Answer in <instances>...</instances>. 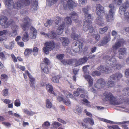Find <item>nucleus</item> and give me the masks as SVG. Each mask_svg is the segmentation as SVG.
<instances>
[{"label": "nucleus", "instance_id": "20", "mask_svg": "<svg viewBox=\"0 0 129 129\" xmlns=\"http://www.w3.org/2000/svg\"><path fill=\"white\" fill-rule=\"evenodd\" d=\"M59 25L57 29L56 30V32L57 35H60L61 34L63 31L64 28V23L62 22L61 24H59L58 25Z\"/></svg>", "mask_w": 129, "mask_h": 129}, {"label": "nucleus", "instance_id": "19", "mask_svg": "<svg viewBox=\"0 0 129 129\" xmlns=\"http://www.w3.org/2000/svg\"><path fill=\"white\" fill-rule=\"evenodd\" d=\"M84 23L83 26V29L84 31H86L89 29V24L91 23L92 22L90 20L88 19H84Z\"/></svg>", "mask_w": 129, "mask_h": 129}, {"label": "nucleus", "instance_id": "32", "mask_svg": "<svg viewBox=\"0 0 129 129\" xmlns=\"http://www.w3.org/2000/svg\"><path fill=\"white\" fill-rule=\"evenodd\" d=\"M67 4L69 7L71 8L75 7L77 6L76 4L72 0H70L68 2Z\"/></svg>", "mask_w": 129, "mask_h": 129}, {"label": "nucleus", "instance_id": "14", "mask_svg": "<svg viewBox=\"0 0 129 129\" xmlns=\"http://www.w3.org/2000/svg\"><path fill=\"white\" fill-rule=\"evenodd\" d=\"M96 13L98 15H102L104 13V8L100 4H97L96 5Z\"/></svg>", "mask_w": 129, "mask_h": 129}, {"label": "nucleus", "instance_id": "41", "mask_svg": "<svg viewBox=\"0 0 129 129\" xmlns=\"http://www.w3.org/2000/svg\"><path fill=\"white\" fill-rule=\"evenodd\" d=\"M46 106L49 108H51L52 107V105L51 103L50 102L49 99H47L46 102Z\"/></svg>", "mask_w": 129, "mask_h": 129}, {"label": "nucleus", "instance_id": "51", "mask_svg": "<svg viewBox=\"0 0 129 129\" xmlns=\"http://www.w3.org/2000/svg\"><path fill=\"white\" fill-rule=\"evenodd\" d=\"M8 33V30H4L3 31H0V36L3 35H6Z\"/></svg>", "mask_w": 129, "mask_h": 129}, {"label": "nucleus", "instance_id": "10", "mask_svg": "<svg viewBox=\"0 0 129 129\" xmlns=\"http://www.w3.org/2000/svg\"><path fill=\"white\" fill-rule=\"evenodd\" d=\"M106 82L104 79L101 78L97 81L94 84V86L96 88L100 89L104 87L105 85Z\"/></svg>", "mask_w": 129, "mask_h": 129}, {"label": "nucleus", "instance_id": "26", "mask_svg": "<svg viewBox=\"0 0 129 129\" xmlns=\"http://www.w3.org/2000/svg\"><path fill=\"white\" fill-rule=\"evenodd\" d=\"M47 38L51 39H55L56 38V35L55 33L53 31H49L48 34Z\"/></svg>", "mask_w": 129, "mask_h": 129}, {"label": "nucleus", "instance_id": "38", "mask_svg": "<svg viewBox=\"0 0 129 129\" xmlns=\"http://www.w3.org/2000/svg\"><path fill=\"white\" fill-rule=\"evenodd\" d=\"M50 125V123L48 121H46L43 124L42 126L44 129H46L48 128Z\"/></svg>", "mask_w": 129, "mask_h": 129}, {"label": "nucleus", "instance_id": "60", "mask_svg": "<svg viewBox=\"0 0 129 129\" xmlns=\"http://www.w3.org/2000/svg\"><path fill=\"white\" fill-rule=\"evenodd\" d=\"M77 90L78 92V93L80 94V93H85V90L80 88H78L77 89Z\"/></svg>", "mask_w": 129, "mask_h": 129}, {"label": "nucleus", "instance_id": "61", "mask_svg": "<svg viewBox=\"0 0 129 129\" xmlns=\"http://www.w3.org/2000/svg\"><path fill=\"white\" fill-rule=\"evenodd\" d=\"M56 57L59 60H61L63 59L64 57V55L63 54H58L57 55Z\"/></svg>", "mask_w": 129, "mask_h": 129}, {"label": "nucleus", "instance_id": "29", "mask_svg": "<svg viewBox=\"0 0 129 129\" xmlns=\"http://www.w3.org/2000/svg\"><path fill=\"white\" fill-rule=\"evenodd\" d=\"M61 77L60 75H59L53 77L51 79L52 81L55 83L59 82V79Z\"/></svg>", "mask_w": 129, "mask_h": 129}, {"label": "nucleus", "instance_id": "49", "mask_svg": "<svg viewBox=\"0 0 129 129\" xmlns=\"http://www.w3.org/2000/svg\"><path fill=\"white\" fill-rule=\"evenodd\" d=\"M81 124L80 125L82 126L85 129L87 128L88 129H93L92 127H89L87 125L85 124L83 122H81Z\"/></svg>", "mask_w": 129, "mask_h": 129}, {"label": "nucleus", "instance_id": "17", "mask_svg": "<svg viewBox=\"0 0 129 129\" xmlns=\"http://www.w3.org/2000/svg\"><path fill=\"white\" fill-rule=\"evenodd\" d=\"M125 41L123 39H121L119 41L116 42L115 45L112 46V49L114 50H116L117 49L120 47L121 45L124 43Z\"/></svg>", "mask_w": 129, "mask_h": 129}, {"label": "nucleus", "instance_id": "36", "mask_svg": "<svg viewBox=\"0 0 129 129\" xmlns=\"http://www.w3.org/2000/svg\"><path fill=\"white\" fill-rule=\"evenodd\" d=\"M21 4H22L23 6L24 5L26 6L28 5L30 3L29 0H20Z\"/></svg>", "mask_w": 129, "mask_h": 129}, {"label": "nucleus", "instance_id": "52", "mask_svg": "<svg viewBox=\"0 0 129 129\" xmlns=\"http://www.w3.org/2000/svg\"><path fill=\"white\" fill-rule=\"evenodd\" d=\"M92 36L94 38H95V39L96 41L95 43L98 42V40L100 39V36L98 35L94 34L92 35Z\"/></svg>", "mask_w": 129, "mask_h": 129}, {"label": "nucleus", "instance_id": "53", "mask_svg": "<svg viewBox=\"0 0 129 129\" xmlns=\"http://www.w3.org/2000/svg\"><path fill=\"white\" fill-rule=\"evenodd\" d=\"M110 63H109L110 64H113V63H115L116 62V60L114 58H111L109 60Z\"/></svg>", "mask_w": 129, "mask_h": 129}, {"label": "nucleus", "instance_id": "34", "mask_svg": "<svg viewBox=\"0 0 129 129\" xmlns=\"http://www.w3.org/2000/svg\"><path fill=\"white\" fill-rule=\"evenodd\" d=\"M122 93L124 95H125L127 94L129 95V87L123 89L122 91Z\"/></svg>", "mask_w": 129, "mask_h": 129}, {"label": "nucleus", "instance_id": "46", "mask_svg": "<svg viewBox=\"0 0 129 129\" xmlns=\"http://www.w3.org/2000/svg\"><path fill=\"white\" fill-rule=\"evenodd\" d=\"M14 105L16 107L20 106L21 105L19 99H16L15 101Z\"/></svg>", "mask_w": 129, "mask_h": 129}, {"label": "nucleus", "instance_id": "11", "mask_svg": "<svg viewBox=\"0 0 129 129\" xmlns=\"http://www.w3.org/2000/svg\"><path fill=\"white\" fill-rule=\"evenodd\" d=\"M11 23V22L8 21L7 18L6 17H2L0 19V24L2 26H4L5 28H7Z\"/></svg>", "mask_w": 129, "mask_h": 129}, {"label": "nucleus", "instance_id": "48", "mask_svg": "<svg viewBox=\"0 0 129 129\" xmlns=\"http://www.w3.org/2000/svg\"><path fill=\"white\" fill-rule=\"evenodd\" d=\"M9 45L10 46V50H11L14 47L15 42L14 41H13L10 42H9Z\"/></svg>", "mask_w": 129, "mask_h": 129}, {"label": "nucleus", "instance_id": "45", "mask_svg": "<svg viewBox=\"0 0 129 129\" xmlns=\"http://www.w3.org/2000/svg\"><path fill=\"white\" fill-rule=\"evenodd\" d=\"M2 93L4 96H6L8 94V89H5L3 90Z\"/></svg>", "mask_w": 129, "mask_h": 129}, {"label": "nucleus", "instance_id": "42", "mask_svg": "<svg viewBox=\"0 0 129 129\" xmlns=\"http://www.w3.org/2000/svg\"><path fill=\"white\" fill-rule=\"evenodd\" d=\"M108 29L107 27H106L100 28L99 30V32L100 34H104L107 31Z\"/></svg>", "mask_w": 129, "mask_h": 129}, {"label": "nucleus", "instance_id": "50", "mask_svg": "<svg viewBox=\"0 0 129 129\" xmlns=\"http://www.w3.org/2000/svg\"><path fill=\"white\" fill-rule=\"evenodd\" d=\"M89 67V65H87L83 67V71L85 74L87 73L88 72L87 68Z\"/></svg>", "mask_w": 129, "mask_h": 129}, {"label": "nucleus", "instance_id": "1", "mask_svg": "<svg viewBox=\"0 0 129 129\" xmlns=\"http://www.w3.org/2000/svg\"><path fill=\"white\" fill-rule=\"evenodd\" d=\"M102 98L104 101L109 102L111 105H117L124 103L129 104V99H125L123 96H119L117 100L116 98L110 92H104L102 95Z\"/></svg>", "mask_w": 129, "mask_h": 129}, {"label": "nucleus", "instance_id": "37", "mask_svg": "<svg viewBox=\"0 0 129 129\" xmlns=\"http://www.w3.org/2000/svg\"><path fill=\"white\" fill-rule=\"evenodd\" d=\"M19 28V27L17 25L15 24H13L11 27L12 30L17 31Z\"/></svg>", "mask_w": 129, "mask_h": 129}, {"label": "nucleus", "instance_id": "25", "mask_svg": "<svg viewBox=\"0 0 129 129\" xmlns=\"http://www.w3.org/2000/svg\"><path fill=\"white\" fill-rule=\"evenodd\" d=\"M41 68L42 70L45 73L48 74L49 72V65H41Z\"/></svg>", "mask_w": 129, "mask_h": 129}, {"label": "nucleus", "instance_id": "62", "mask_svg": "<svg viewBox=\"0 0 129 129\" xmlns=\"http://www.w3.org/2000/svg\"><path fill=\"white\" fill-rule=\"evenodd\" d=\"M79 3L82 5L86 4L87 2V0H79Z\"/></svg>", "mask_w": 129, "mask_h": 129}, {"label": "nucleus", "instance_id": "23", "mask_svg": "<svg viewBox=\"0 0 129 129\" xmlns=\"http://www.w3.org/2000/svg\"><path fill=\"white\" fill-rule=\"evenodd\" d=\"M60 40L62 45L64 46H68L70 43L69 39L67 38H61Z\"/></svg>", "mask_w": 129, "mask_h": 129}, {"label": "nucleus", "instance_id": "31", "mask_svg": "<svg viewBox=\"0 0 129 129\" xmlns=\"http://www.w3.org/2000/svg\"><path fill=\"white\" fill-rule=\"evenodd\" d=\"M111 38L110 36L108 35L105 36L103 38L102 41V43L103 44H105L108 43L110 40Z\"/></svg>", "mask_w": 129, "mask_h": 129}, {"label": "nucleus", "instance_id": "27", "mask_svg": "<svg viewBox=\"0 0 129 129\" xmlns=\"http://www.w3.org/2000/svg\"><path fill=\"white\" fill-rule=\"evenodd\" d=\"M70 15L72 19L75 20L77 22H78V20H77L78 18L77 14L75 12H72L70 13Z\"/></svg>", "mask_w": 129, "mask_h": 129}, {"label": "nucleus", "instance_id": "55", "mask_svg": "<svg viewBox=\"0 0 129 129\" xmlns=\"http://www.w3.org/2000/svg\"><path fill=\"white\" fill-rule=\"evenodd\" d=\"M76 110L78 113L80 114L82 112V109L81 107L79 106H77L76 108Z\"/></svg>", "mask_w": 129, "mask_h": 129}, {"label": "nucleus", "instance_id": "2", "mask_svg": "<svg viewBox=\"0 0 129 129\" xmlns=\"http://www.w3.org/2000/svg\"><path fill=\"white\" fill-rule=\"evenodd\" d=\"M23 23L21 24V28L23 31H26L23 35L22 40L24 42L27 41L29 39L28 34L26 31L31 26V23L30 22V20L28 17L24 18L22 20Z\"/></svg>", "mask_w": 129, "mask_h": 129}, {"label": "nucleus", "instance_id": "56", "mask_svg": "<svg viewBox=\"0 0 129 129\" xmlns=\"http://www.w3.org/2000/svg\"><path fill=\"white\" fill-rule=\"evenodd\" d=\"M83 101L86 104H86V105L87 106L89 107H91V105L90 104H89L90 103V102L88 101L87 100V99H84Z\"/></svg>", "mask_w": 129, "mask_h": 129}, {"label": "nucleus", "instance_id": "15", "mask_svg": "<svg viewBox=\"0 0 129 129\" xmlns=\"http://www.w3.org/2000/svg\"><path fill=\"white\" fill-rule=\"evenodd\" d=\"M25 73L26 74H27L29 77L30 81L29 83L30 86L32 87L34 89V84L35 82V78L32 77L28 71H25Z\"/></svg>", "mask_w": 129, "mask_h": 129}, {"label": "nucleus", "instance_id": "5", "mask_svg": "<svg viewBox=\"0 0 129 129\" xmlns=\"http://www.w3.org/2000/svg\"><path fill=\"white\" fill-rule=\"evenodd\" d=\"M122 77V75L120 73H116L110 76L109 78V80L107 83V86L108 88L112 87L114 86L115 83L114 81L112 80L118 81Z\"/></svg>", "mask_w": 129, "mask_h": 129}, {"label": "nucleus", "instance_id": "57", "mask_svg": "<svg viewBox=\"0 0 129 129\" xmlns=\"http://www.w3.org/2000/svg\"><path fill=\"white\" fill-rule=\"evenodd\" d=\"M63 102L67 106H68L70 104L71 102L69 100L67 99L64 100L63 101Z\"/></svg>", "mask_w": 129, "mask_h": 129}, {"label": "nucleus", "instance_id": "12", "mask_svg": "<svg viewBox=\"0 0 129 129\" xmlns=\"http://www.w3.org/2000/svg\"><path fill=\"white\" fill-rule=\"evenodd\" d=\"M56 20H55V19H54L53 20H48L47 22L44 24L45 26L46 27H49L53 23L54 21L55 22L56 24L58 25L61 22V19L59 17L57 16L56 17Z\"/></svg>", "mask_w": 129, "mask_h": 129}, {"label": "nucleus", "instance_id": "47", "mask_svg": "<svg viewBox=\"0 0 129 129\" xmlns=\"http://www.w3.org/2000/svg\"><path fill=\"white\" fill-rule=\"evenodd\" d=\"M23 112L28 115H32V112L31 111H29L27 109H24Z\"/></svg>", "mask_w": 129, "mask_h": 129}, {"label": "nucleus", "instance_id": "3", "mask_svg": "<svg viewBox=\"0 0 129 129\" xmlns=\"http://www.w3.org/2000/svg\"><path fill=\"white\" fill-rule=\"evenodd\" d=\"M121 67V65H100L98 68V70L102 73H109L112 70L120 69Z\"/></svg>", "mask_w": 129, "mask_h": 129}, {"label": "nucleus", "instance_id": "43", "mask_svg": "<svg viewBox=\"0 0 129 129\" xmlns=\"http://www.w3.org/2000/svg\"><path fill=\"white\" fill-rule=\"evenodd\" d=\"M119 52L120 54L123 55L126 53V51L125 48H121L119 49Z\"/></svg>", "mask_w": 129, "mask_h": 129}, {"label": "nucleus", "instance_id": "39", "mask_svg": "<svg viewBox=\"0 0 129 129\" xmlns=\"http://www.w3.org/2000/svg\"><path fill=\"white\" fill-rule=\"evenodd\" d=\"M32 51L33 50L31 49H26L25 50L24 53L25 55L26 56L30 54Z\"/></svg>", "mask_w": 129, "mask_h": 129}, {"label": "nucleus", "instance_id": "4", "mask_svg": "<svg viewBox=\"0 0 129 129\" xmlns=\"http://www.w3.org/2000/svg\"><path fill=\"white\" fill-rule=\"evenodd\" d=\"M83 45V41L81 40L77 41L76 42H74L72 44L73 49H71L70 48H68L66 49V51L67 53L71 54L73 55L72 52L77 53L79 51Z\"/></svg>", "mask_w": 129, "mask_h": 129}, {"label": "nucleus", "instance_id": "7", "mask_svg": "<svg viewBox=\"0 0 129 129\" xmlns=\"http://www.w3.org/2000/svg\"><path fill=\"white\" fill-rule=\"evenodd\" d=\"M5 2L6 5L8 6V7L12 6L14 8L19 9L23 6L20 1L14 5L13 0H5Z\"/></svg>", "mask_w": 129, "mask_h": 129}, {"label": "nucleus", "instance_id": "30", "mask_svg": "<svg viewBox=\"0 0 129 129\" xmlns=\"http://www.w3.org/2000/svg\"><path fill=\"white\" fill-rule=\"evenodd\" d=\"M73 32L71 35V37L74 40H77L78 39L79 36H78L76 34H75L76 31V29L75 27L72 28Z\"/></svg>", "mask_w": 129, "mask_h": 129}, {"label": "nucleus", "instance_id": "16", "mask_svg": "<svg viewBox=\"0 0 129 129\" xmlns=\"http://www.w3.org/2000/svg\"><path fill=\"white\" fill-rule=\"evenodd\" d=\"M62 63L64 64H70L74 63L75 64L77 63L76 59H62L61 60Z\"/></svg>", "mask_w": 129, "mask_h": 129}, {"label": "nucleus", "instance_id": "18", "mask_svg": "<svg viewBox=\"0 0 129 129\" xmlns=\"http://www.w3.org/2000/svg\"><path fill=\"white\" fill-rule=\"evenodd\" d=\"M129 6V4L127 3V0L125 3L123 4V6L120 7L119 10L120 13L121 14H125V11H126V9Z\"/></svg>", "mask_w": 129, "mask_h": 129}, {"label": "nucleus", "instance_id": "13", "mask_svg": "<svg viewBox=\"0 0 129 129\" xmlns=\"http://www.w3.org/2000/svg\"><path fill=\"white\" fill-rule=\"evenodd\" d=\"M90 7L89 6L83 8L82 9V10L84 13L85 17V19H90L91 17V15L88 13V11L90 9Z\"/></svg>", "mask_w": 129, "mask_h": 129}, {"label": "nucleus", "instance_id": "9", "mask_svg": "<svg viewBox=\"0 0 129 129\" xmlns=\"http://www.w3.org/2000/svg\"><path fill=\"white\" fill-rule=\"evenodd\" d=\"M84 78L88 81L89 84L88 88L91 91L95 92L96 90L92 87L93 83V80L91 78V76L89 75H85L84 76Z\"/></svg>", "mask_w": 129, "mask_h": 129}, {"label": "nucleus", "instance_id": "8", "mask_svg": "<svg viewBox=\"0 0 129 129\" xmlns=\"http://www.w3.org/2000/svg\"><path fill=\"white\" fill-rule=\"evenodd\" d=\"M45 46L43 47V50L45 54H47L49 53V51L54 48V42L52 41L46 42Z\"/></svg>", "mask_w": 129, "mask_h": 129}, {"label": "nucleus", "instance_id": "21", "mask_svg": "<svg viewBox=\"0 0 129 129\" xmlns=\"http://www.w3.org/2000/svg\"><path fill=\"white\" fill-rule=\"evenodd\" d=\"M102 15H98L95 21V23L100 25L103 26L104 24V19H103Z\"/></svg>", "mask_w": 129, "mask_h": 129}, {"label": "nucleus", "instance_id": "33", "mask_svg": "<svg viewBox=\"0 0 129 129\" xmlns=\"http://www.w3.org/2000/svg\"><path fill=\"white\" fill-rule=\"evenodd\" d=\"M87 58L86 57H84L80 59L78 61V62L79 63H78V64L84 63L87 61Z\"/></svg>", "mask_w": 129, "mask_h": 129}, {"label": "nucleus", "instance_id": "64", "mask_svg": "<svg viewBox=\"0 0 129 129\" xmlns=\"http://www.w3.org/2000/svg\"><path fill=\"white\" fill-rule=\"evenodd\" d=\"M125 76L128 78H129V69L126 70L125 72Z\"/></svg>", "mask_w": 129, "mask_h": 129}, {"label": "nucleus", "instance_id": "44", "mask_svg": "<svg viewBox=\"0 0 129 129\" xmlns=\"http://www.w3.org/2000/svg\"><path fill=\"white\" fill-rule=\"evenodd\" d=\"M101 74V73L100 71H93L92 73V75L93 76H99Z\"/></svg>", "mask_w": 129, "mask_h": 129}, {"label": "nucleus", "instance_id": "59", "mask_svg": "<svg viewBox=\"0 0 129 129\" xmlns=\"http://www.w3.org/2000/svg\"><path fill=\"white\" fill-rule=\"evenodd\" d=\"M91 24V23H90V24H89V27L88 29L89 32L91 33H93L94 31L93 28L92 27V26Z\"/></svg>", "mask_w": 129, "mask_h": 129}, {"label": "nucleus", "instance_id": "6", "mask_svg": "<svg viewBox=\"0 0 129 129\" xmlns=\"http://www.w3.org/2000/svg\"><path fill=\"white\" fill-rule=\"evenodd\" d=\"M109 7L110 9L109 11V14H107L105 15V18L107 21L112 22L114 19L115 10V7L113 4L109 5Z\"/></svg>", "mask_w": 129, "mask_h": 129}, {"label": "nucleus", "instance_id": "54", "mask_svg": "<svg viewBox=\"0 0 129 129\" xmlns=\"http://www.w3.org/2000/svg\"><path fill=\"white\" fill-rule=\"evenodd\" d=\"M38 49L36 47L34 48L33 49V53L35 56H36L38 53Z\"/></svg>", "mask_w": 129, "mask_h": 129}, {"label": "nucleus", "instance_id": "40", "mask_svg": "<svg viewBox=\"0 0 129 129\" xmlns=\"http://www.w3.org/2000/svg\"><path fill=\"white\" fill-rule=\"evenodd\" d=\"M17 31L12 30V32L9 34V36L11 37H14L16 36L17 35Z\"/></svg>", "mask_w": 129, "mask_h": 129}, {"label": "nucleus", "instance_id": "24", "mask_svg": "<svg viewBox=\"0 0 129 129\" xmlns=\"http://www.w3.org/2000/svg\"><path fill=\"white\" fill-rule=\"evenodd\" d=\"M46 88L47 89H49L48 91L49 93L53 94L55 96L56 95V94L53 91V89L52 86L47 84H46Z\"/></svg>", "mask_w": 129, "mask_h": 129}, {"label": "nucleus", "instance_id": "63", "mask_svg": "<svg viewBox=\"0 0 129 129\" xmlns=\"http://www.w3.org/2000/svg\"><path fill=\"white\" fill-rule=\"evenodd\" d=\"M44 62L46 64H49L50 63V62L48 59L45 58L43 60Z\"/></svg>", "mask_w": 129, "mask_h": 129}, {"label": "nucleus", "instance_id": "58", "mask_svg": "<svg viewBox=\"0 0 129 129\" xmlns=\"http://www.w3.org/2000/svg\"><path fill=\"white\" fill-rule=\"evenodd\" d=\"M0 57L3 60H5L6 59L5 55L2 52H0Z\"/></svg>", "mask_w": 129, "mask_h": 129}, {"label": "nucleus", "instance_id": "22", "mask_svg": "<svg viewBox=\"0 0 129 129\" xmlns=\"http://www.w3.org/2000/svg\"><path fill=\"white\" fill-rule=\"evenodd\" d=\"M30 30L31 31L30 34V38L32 39L35 38L37 34V30L32 27H30Z\"/></svg>", "mask_w": 129, "mask_h": 129}, {"label": "nucleus", "instance_id": "35", "mask_svg": "<svg viewBox=\"0 0 129 129\" xmlns=\"http://www.w3.org/2000/svg\"><path fill=\"white\" fill-rule=\"evenodd\" d=\"M64 21L66 23L68 24H70L72 23V21L71 18L68 16L66 17L64 19Z\"/></svg>", "mask_w": 129, "mask_h": 129}, {"label": "nucleus", "instance_id": "28", "mask_svg": "<svg viewBox=\"0 0 129 129\" xmlns=\"http://www.w3.org/2000/svg\"><path fill=\"white\" fill-rule=\"evenodd\" d=\"M33 3L31 5V8L34 10H37L38 7V0H33Z\"/></svg>", "mask_w": 129, "mask_h": 129}]
</instances>
